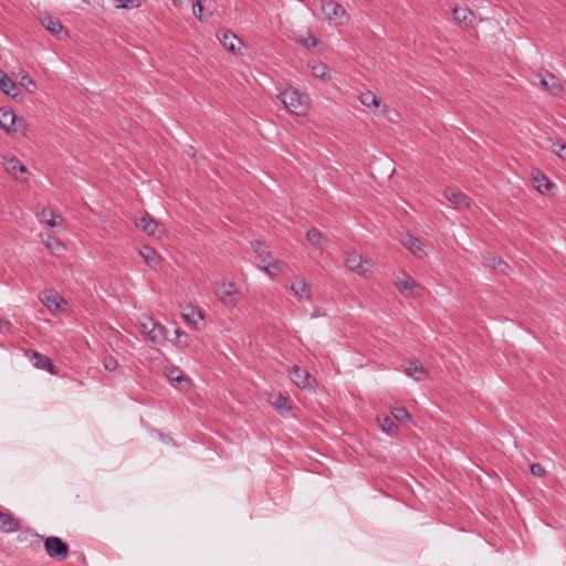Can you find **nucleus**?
Wrapping results in <instances>:
<instances>
[{"label":"nucleus","instance_id":"nucleus-1","mask_svg":"<svg viewBox=\"0 0 566 566\" xmlns=\"http://www.w3.org/2000/svg\"><path fill=\"white\" fill-rule=\"evenodd\" d=\"M277 97L284 107L292 114L304 115L307 111V96L301 94L295 88H286L281 92Z\"/></svg>","mask_w":566,"mask_h":566},{"label":"nucleus","instance_id":"nucleus-2","mask_svg":"<svg viewBox=\"0 0 566 566\" xmlns=\"http://www.w3.org/2000/svg\"><path fill=\"white\" fill-rule=\"evenodd\" d=\"M139 331L154 344H161L165 339H168L167 328L150 317H146L139 323ZM169 340L174 342L170 338Z\"/></svg>","mask_w":566,"mask_h":566},{"label":"nucleus","instance_id":"nucleus-3","mask_svg":"<svg viewBox=\"0 0 566 566\" xmlns=\"http://www.w3.org/2000/svg\"><path fill=\"white\" fill-rule=\"evenodd\" d=\"M213 292L224 306L233 307L240 301V291L232 282L217 283L213 286Z\"/></svg>","mask_w":566,"mask_h":566},{"label":"nucleus","instance_id":"nucleus-4","mask_svg":"<svg viewBox=\"0 0 566 566\" xmlns=\"http://www.w3.org/2000/svg\"><path fill=\"white\" fill-rule=\"evenodd\" d=\"M253 251L258 255V266L261 268L265 273L272 275L271 269L282 270L283 263L272 259L266 247L260 241L251 242Z\"/></svg>","mask_w":566,"mask_h":566},{"label":"nucleus","instance_id":"nucleus-5","mask_svg":"<svg viewBox=\"0 0 566 566\" xmlns=\"http://www.w3.org/2000/svg\"><path fill=\"white\" fill-rule=\"evenodd\" d=\"M395 285L397 286L398 291L405 296V297H416L419 296L422 292V286L419 285L409 274L406 272H401L396 275Z\"/></svg>","mask_w":566,"mask_h":566},{"label":"nucleus","instance_id":"nucleus-6","mask_svg":"<svg viewBox=\"0 0 566 566\" xmlns=\"http://www.w3.org/2000/svg\"><path fill=\"white\" fill-rule=\"evenodd\" d=\"M0 127L9 134H17L24 130V119L11 109L0 108Z\"/></svg>","mask_w":566,"mask_h":566},{"label":"nucleus","instance_id":"nucleus-7","mask_svg":"<svg viewBox=\"0 0 566 566\" xmlns=\"http://www.w3.org/2000/svg\"><path fill=\"white\" fill-rule=\"evenodd\" d=\"M46 554L55 560H64L69 556V545L57 536H49L44 541Z\"/></svg>","mask_w":566,"mask_h":566},{"label":"nucleus","instance_id":"nucleus-8","mask_svg":"<svg viewBox=\"0 0 566 566\" xmlns=\"http://www.w3.org/2000/svg\"><path fill=\"white\" fill-rule=\"evenodd\" d=\"M345 265L352 272L357 273L358 275H365L369 272V268L371 266L370 262L364 259L357 252H348L345 259Z\"/></svg>","mask_w":566,"mask_h":566},{"label":"nucleus","instance_id":"nucleus-9","mask_svg":"<svg viewBox=\"0 0 566 566\" xmlns=\"http://www.w3.org/2000/svg\"><path fill=\"white\" fill-rule=\"evenodd\" d=\"M535 77L539 80V85L543 90L548 92L554 96H560L564 92V85L562 82L552 73H546L545 75L536 74Z\"/></svg>","mask_w":566,"mask_h":566},{"label":"nucleus","instance_id":"nucleus-10","mask_svg":"<svg viewBox=\"0 0 566 566\" xmlns=\"http://www.w3.org/2000/svg\"><path fill=\"white\" fill-rule=\"evenodd\" d=\"M40 300L48 307V310L54 314L62 312V304H65L64 298L61 297L59 293L53 290L44 291L41 294Z\"/></svg>","mask_w":566,"mask_h":566},{"label":"nucleus","instance_id":"nucleus-11","mask_svg":"<svg viewBox=\"0 0 566 566\" xmlns=\"http://www.w3.org/2000/svg\"><path fill=\"white\" fill-rule=\"evenodd\" d=\"M41 24L60 40L67 36V32L64 30L62 23L49 14L41 18Z\"/></svg>","mask_w":566,"mask_h":566},{"label":"nucleus","instance_id":"nucleus-12","mask_svg":"<svg viewBox=\"0 0 566 566\" xmlns=\"http://www.w3.org/2000/svg\"><path fill=\"white\" fill-rule=\"evenodd\" d=\"M291 379L292 381L298 387V388H302V389H305V388H311L312 387V376L311 374L298 367V366H293L292 370H291Z\"/></svg>","mask_w":566,"mask_h":566},{"label":"nucleus","instance_id":"nucleus-13","mask_svg":"<svg viewBox=\"0 0 566 566\" xmlns=\"http://www.w3.org/2000/svg\"><path fill=\"white\" fill-rule=\"evenodd\" d=\"M400 242L416 258L421 259V258H423L426 255V252H424V249H423V244H422V242L418 238H415L411 234L407 233L403 237H401Z\"/></svg>","mask_w":566,"mask_h":566},{"label":"nucleus","instance_id":"nucleus-14","mask_svg":"<svg viewBox=\"0 0 566 566\" xmlns=\"http://www.w3.org/2000/svg\"><path fill=\"white\" fill-rule=\"evenodd\" d=\"M444 198L458 209L470 206V198L455 188H447L444 190Z\"/></svg>","mask_w":566,"mask_h":566},{"label":"nucleus","instance_id":"nucleus-15","mask_svg":"<svg viewBox=\"0 0 566 566\" xmlns=\"http://www.w3.org/2000/svg\"><path fill=\"white\" fill-rule=\"evenodd\" d=\"M321 9L325 18L329 21L344 15V8L333 0H322Z\"/></svg>","mask_w":566,"mask_h":566},{"label":"nucleus","instance_id":"nucleus-16","mask_svg":"<svg viewBox=\"0 0 566 566\" xmlns=\"http://www.w3.org/2000/svg\"><path fill=\"white\" fill-rule=\"evenodd\" d=\"M399 369L417 381L424 379L427 376V370L418 360L408 361L401 365Z\"/></svg>","mask_w":566,"mask_h":566},{"label":"nucleus","instance_id":"nucleus-17","mask_svg":"<svg viewBox=\"0 0 566 566\" xmlns=\"http://www.w3.org/2000/svg\"><path fill=\"white\" fill-rule=\"evenodd\" d=\"M182 317L185 318L187 324L195 329H200L201 326L203 325V314L201 313L200 310L195 308L192 306L185 308V311L182 312Z\"/></svg>","mask_w":566,"mask_h":566},{"label":"nucleus","instance_id":"nucleus-18","mask_svg":"<svg viewBox=\"0 0 566 566\" xmlns=\"http://www.w3.org/2000/svg\"><path fill=\"white\" fill-rule=\"evenodd\" d=\"M4 168L8 174H10L12 177H14L18 180H25V178L21 177V175H24L28 172V168L20 163L19 159L15 157H11L6 160Z\"/></svg>","mask_w":566,"mask_h":566},{"label":"nucleus","instance_id":"nucleus-19","mask_svg":"<svg viewBox=\"0 0 566 566\" xmlns=\"http://www.w3.org/2000/svg\"><path fill=\"white\" fill-rule=\"evenodd\" d=\"M391 417H394L403 429H410L415 424L411 415L403 407H391Z\"/></svg>","mask_w":566,"mask_h":566},{"label":"nucleus","instance_id":"nucleus-20","mask_svg":"<svg viewBox=\"0 0 566 566\" xmlns=\"http://www.w3.org/2000/svg\"><path fill=\"white\" fill-rule=\"evenodd\" d=\"M20 528V522L10 512L0 510V530L10 533Z\"/></svg>","mask_w":566,"mask_h":566},{"label":"nucleus","instance_id":"nucleus-21","mask_svg":"<svg viewBox=\"0 0 566 566\" xmlns=\"http://www.w3.org/2000/svg\"><path fill=\"white\" fill-rule=\"evenodd\" d=\"M136 227L147 233L148 235H155L159 224L150 216L146 214L135 221Z\"/></svg>","mask_w":566,"mask_h":566},{"label":"nucleus","instance_id":"nucleus-22","mask_svg":"<svg viewBox=\"0 0 566 566\" xmlns=\"http://www.w3.org/2000/svg\"><path fill=\"white\" fill-rule=\"evenodd\" d=\"M139 253L148 266H150L153 269H157L160 265L161 258L157 254V252L153 248L145 245L139 251Z\"/></svg>","mask_w":566,"mask_h":566},{"label":"nucleus","instance_id":"nucleus-23","mask_svg":"<svg viewBox=\"0 0 566 566\" xmlns=\"http://www.w3.org/2000/svg\"><path fill=\"white\" fill-rule=\"evenodd\" d=\"M30 360L34 367L43 370H49L50 373L55 374L52 360L48 356H44L38 352H33L30 357Z\"/></svg>","mask_w":566,"mask_h":566},{"label":"nucleus","instance_id":"nucleus-24","mask_svg":"<svg viewBox=\"0 0 566 566\" xmlns=\"http://www.w3.org/2000/svg\"><path fill=\"white\" fill-rule=\"evenodd\" d=\"M42 242L53 255H61L62 252L65 250L64 244L59 239L53 238L49 234L42 237Z\"/></svg>","mask_w":566,"mask_h":566},{"label":"nucleus","instance_id":"nucleus-25","mask_svg":"<svg viewBox=\"0 0 566 566\" xmlns=\"http://www.w3.org/2000/svg\"><path fill=\"white\" fill-rule=\"evenodd\" d=\"M291 290L298 298H311L310 286L304 279H297L292 285Z\"/></svg>","mask_w":566,"mask_h":566},{"label":"nucleus","instance_id":"nucleus-26","mask_svg":"<svg viewBox=\"0 0 566 566\" xmlns=\"http://www.w3.org/2000/svg\"><path fill=\"white\" fill-rule=\"evenodd\" d=\"M220 42L222 43L224 49L231 53L237 52V43L241 44L239 38L229 31L223 32L222 36L220 38Z\"/></svg>","mask_w":566,"mask_h":566},{"label":"nucleus","instance_id":"nucleus-27","mask_svg":"<svg viewBox=\"0 0 566 566\" xmlns=\"http://www.w3.org/2000/svg\"><path fill=\"white\" fill-rule=\"evenodd\" d=\"M472 17L473 12L467 7L453 9V19L459 24H470L472 22Z\"/></svg>","mask_w":566,"mask_h":566},{"label":"nucleus","instance_id":"nucleus-28","mask_svg":"<svg viewBox=\"0 0 566 566\" xmlns=\"http://www.w3.org/2000/svg\"><path fill=\"white\" fill-rule=\"evenodd\" d=\"M533 182L535 188L541 193H545L553 187V184L549 181V179L541 172H537L536 175L533 176Z\"/></svg>","mask_w":566,"mask_h":566},{"label":"nucleus","instance_id":"nucleus-29","mask_svg":"<svg viewBox=\"0 0 566 566\" xmlns=\"http://www.w3.org/2000/svg\"><path fill=\"white\" fill-rule=\"evenodd\" d=\"M546 147L556 154L560 159L566 160V144L559 140L546 139Z\"/></svg>","mask_w":566,"mask_h":566},{"label":"nucleus","instance_id":"nucleus-30","mask_svg":"<svg viewBox=\"0 0 566 566\" xmlns=\"http://www.w3.org/2000/svg\"><path fill=\"white\" fill-rule=\"evenodd\" d=\"M56 217L61 218L60 216H55L51 209H42L40 212H38L39 220L51 228L57 224L55 220Z\"/></svg>","mask_w":566,"mask_h":566},{"label":"nucleus","instance_id":"nucleus-31","mask_svg":"<svg viewBox=\"0 0 566 566\" xmlns=\"http://www.w3.org/2000/svg\"><path fill=\"white\" fill-rule=\"evenodd\" d=\"M0 91L7 95L15 96L17 84L6 74L1 77Z\"/></svg>","mask_w":566,"mask_h":566},{"label":"nucleus","instance_id":"nucleus-32","mask_svg":"<svg viewBox=\"0 0 566 566\" xmlns=\"http://www.w3.org/2000/svg\"><path fill=\"white\" fill-rule=\"evenodd\" d=\"M271 403L273 405V407L279 410V411H287L291 409V406L289 405V401L287 399L281 395V394H277V395H273L272 398H271Z\"/></svg>","mask_w":566,"mask_h":566},{"label":"nucleus","instance_id":"nucleus-33","mask_svg":"<svg viewBox=\"0 0 566 566\" xmlns=\"http://www.w3.org/2000/svg\"><path fill=\"white\" fill-rule=\"evenodd\" d=\"M206 0H197L193 4V14L196 18H198L200 21H206L209 17L213 14L211 10H209L207 13H205V7L203 2Z\"/></svg>","mask_w":566,"mask_h":566},{"label":"nucleus","instance_id":"nucleus-34","mask_svg":"<svg viewBox=\"0 0 566 566\" xmlns=\"http://www.w3.org/2000/svg\"><path fill=\"white\" fill-rule=\"evenodd\" d=\"M306 235H307V240L315 248H318V249L323 248L324 238H323V234L321 233V231H318L317 229H311V230L307 231Z\"/></svg>","mask_w":566,"mask_h":566},{"label":"nucleus","instance_id":"nucleus-35","mask_svg":"<svg viewBox=\"0 0 566 566\" xmlns=\"http://www.w3.org/2000/svg\"><path fill=\"white\" fill-rule=\"evenodd\" d=\"M168 377L172 382L180 386V388H185L189 382V380L181 375L179 369H171Z\"/></svg>","mask_w":566,"mask_h":566},{"label":"nucleus","instance_id":"nucleus-36","mask_svg":"<svg viewBox=\"0 0 566 566\" xmlns=\"http://www.w3.org/2000/svg\"><path fill=\"white\" fill-rule=\"evenodd\" d=\"M360 102L363 105L367 106V107H371V106H378L379 105V102H378V98L377 96L371 93V92H365L360 95Z\"/></svg>","mask_w":566,"mask_h":566},{"label":"nucleus","instance_id":"nucleus-37","mask_svg":"<svg viewBox=\"0 0 566 566\" xmlns=\"http://www.w3.org/2000/svg\"><path fill=\"white\" fill-rule=\"evenodd\" d=\"M311 67L314 76L322 80L327 78V66L324 63H314Z\"/></svg>","mask_w":566,"mask_h":566},{"label":"nucleus","instance_id":"nucleus-38","mask_svg":"<svg viewBox=\"0 0 566 566\" xmlns=\"http://www.w3.org/2000/svg\"><path fill=\"white\" fill-rule=\"evenodd\" d=\"M118 2L117 8L129 9L138 8L140 6L139 0H116Z\"/></svg>","mask_w":566,"mask_h":566},{"label":"nucleus","instance_id":"nucleus-39","mask_svg":"<svg viewBox=\"0 0 566 566\" xmlns=\"http://www.w3.org/2000/svg\"><path fill=\"white\" fill-rule=\"evenodd\" d=\"M103 365L106 370L114 371L117 368L118 363L114 357L107 356L104 358Z\"/></svg>","mask_w":566,"mask_h":566},{"label":"nucleus","instance_id":"nucleus-40","mask_svg":"<svg viewBox=\"0 0 566 566\" xmlns=\"http://www.w3.org/2000/svg\"><path fill=\"white\" fill-rule=\"evenodd\" d=\"M497 260H500V259L496 258L495 255L488 254L484 256V264H485V266L495 270V268L497 265Z\"/></svg>","mask_w":566,"mask_h":566},{"label":"nucleus","instance_id":"nucleus-41","mask_svg":"<svg viewBox=\"0 0 566 566\" xmlns=\"http://www.w3.org/2000/svg\"><path fill=\"white\" fill-rule=\"evenodd\" d=\"M317 43H318L317 39L313 35H308V36L302 39V44L307 49L315 48L317 45Z\"/></svg>","mask_w":566,"mask_h":566},{"label":"nucleus","instance_id":"nucleus-42","mask_svg":"<svg viewBox=\"0 0 566 566\" xmlns=\"http://www.w3.org/2000/svg\"><path fill=\"white\" fill-rule=\"evenodd\" d=\"M20 85L25 87L29 91H31V87L35 86L33 80L27 74L21 77Z\"/></svg>","mask_w":566,"mask_h":566},{"label":"nucleus","instance_id":"nucleus-43","mask_svg":"<svg viewBox=\"0 0 566 566\" xmlns=\"http://www.w3.org/2000/svg\"><path fill=\"white\" fill-rule=\"evenodd\" d=\"M531 473L535 476H543L545 474V469L539 463H533L531 465Z\"/></svg>","mask_w":566,"mask_h":566},{"label":"nucleus","instance_id":"nucleus-44","mask_svg":"<svg viewBox=\"0 0 566 566\" xmlns=\"http://www.w3.org/2000/svg\"><path fill=\"white\" fill-rule=\"evenodd\" d=\"M509 268H510L509 264L501 259V260H497V265H496L494 271H496V272H499L501 274H506L507 273L506 270Z\"/></svg>","mask_w":566,"mask_h":566},{"label":"nucleus","instance_id":"nucleus-45","mask_svg":"<svg viewBox=\"0 0 566 566\" xmlns=\"http://www.w3.org/2000/svg\"><path fill=\"white\" fill-rule=\"evenodd\" d=\"M377 420H378L382 431L388 432L389 431V417L388 416L378 417Z\"/></svg>","mask_w":566,"mask_h":566},{"label":"nucleus","instance_id":"nucleus-46","mask_svg":"<svg viewBox=\"0 0 566 566\" xmlns=\"http://www.w3.org/2000/svg\"><path fill=\"white\" fill-rule=\"evenodd\" d=\"M10 327H11L10 322L0 318V332L1 333L6 332V331H9Z\"/></svg>","mask_w":566,"mask_h":566},{"label":"nucleus","instance_id":"nucleus-47","mask_svg":"<svg viewBox=\"0 0 566 566\" xmlns=\"http://www.w3.org/2000/svg\"><path fill=\"white\" fill-rule=\"evenodd\" d=\"M175 335H176V337H177V339H178L179 342H181V337H186V338L188 337V335H187L184 331H181V329H179V328H177V329L175 331Z\"/></svg>","mask_w":566,"mask_h":566},{"label":"nucleus","instance_id":"nucleus-48","mask_svg":"<svg viewBox=\"0 0 566 566\" xmlns=\"http://www.w3.org/2000/svg\"><path fill=\"white\" fill-rule=\"evenodd\" d=\"M187 0H172V2L175 3V6L177 7H181Z\"/></svg>","mask_w":566,"mask_h":566},{"label":"nucleus","instance_id":"nucleus-49","mask_svg":"<svg viewBox=\"0 0 566 566\" xmlns=\"http://www.w3.org/2000/svg\"><path fill=\"white\" fill-rule=\"evenodd\" d=\"M390 428H391V436H392L394 430L398 429V427L391 421Z\"/></svg>","mask_w":566,"mask_h":566},{"label":"nucleus","instance_id":"nucleus-50","mask_svg":"<svg viewBox=\"0 0 566 566\" xmlns=\"http://www.w3.org/2000/svg\"><path fill=\"white\" fill-rule=\"evenodd\" d=\"M316 316H317V312H314V313L312 314V317H316Z\"/></svg>","mask_w":566,"mask_h":566}]
</instances>
